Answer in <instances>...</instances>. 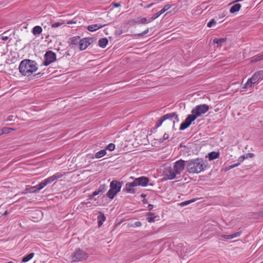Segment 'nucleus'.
<instances>
[{"label": "nucleus", "mask_w": 263, "mask_h": 263, "mask_svg": "<svg viewBox=\"0 0 263 263\" xmlns=\"http://www.w3.org/2000/svg\"><path fill=\"white\" fill-rule=\"evenodd\" d=\"M18 68L23 76L29 77L37 71L38 67L35 61L25 59L21 62Z\"/></svg>", "instance_id": "f257e3e1"}, {"label": "nucleus", "mask_w": 263, "mask_h": 263, "mask_svg": "<svg viewBox=\"0 0 263 263\" xmlns=\"http://www.w3.org/2000/svg\"><path fill=\"white\" fill-rule=\"evenodd\" d=\"M206 165L202 159L197 158L188 161L186 168L189 173L198 174L203 172Z\"/></svg>", "instance_id": "f03ea898"}, {"label": "nucleus", "mask_w": 263, "mask_h": 263, "mask_svg": "<svg viewBox=\"0 0 263 263\" xmlns=\"http://www.w3.org/2000/svg\"><path fill=\"white\" fill-rule=\"evenodd\" d=\"M109 187L110 189L107 193V196L110 199H112L120 191L122 187V183L114 180L110 182Z\"/></svg>", "instance_id": "7ed1b4c3"}, {"label": "nucleus", "mask_w": 263, "mask_h": 263, "mask_svg": "<svg viewBox=\"0 0 263 263\" xmlns=\"http://www.w3.org/2000/svg\"><path fill=\"white\" fill-rule=\"evenodd\" d=\"M262 79H263V70L257 71L253 74L251 78L248 80L243 88L251 87L253 84L257 83L258 80Z\"/></svg>", "instance_id": "20e7f679"}, {"label": "nucleus", "mask_w": 263, "mask_h": 263, "mask_svg": "<svg viewBox=\"0 0 263 263\" xmlns=\"http://www.w3.org/2000/svg\"><path fill=\"white\" fill-rule=\"evenodd\" d=\"M88 255L84 251L77 249L73 254L71 256L72 262H78L85 260L87 258Z\"/></svg>", "instance_id": "39448f33"}, {"label": "nucleus", "mask_w": 263, "mask_h": 263, "mask_svg": "<svg viewBox=\"0 0 263 263\" xmlns=\"http://www.w3.org/2000/svg\"><path fill=\"white\" fill-rule=\"evenodd\" d=\"M209 109V105L204 104L196 106L192 111V114L196 117V118L202 114L206 113Z\"/></svg>", "instance_id": "423d86ee"}, {"label": "nucleus", "mask_w": 263, "mask_h": 263, "mask_svg": "<svg viewBox=\"0 0 263 263\" xmlns=\"http://www.w3.org/2000/svg\"><path fill=\"white\" fill-rule=\"evenodd\" d=\"M44 61L43 64L45 66H48L56 60V54L52 51L49 50L46 52L44 55Z\"/></svg>", "instance_id": "0eeeda50"}, {"label": "nucleus", "mask_w": 263, "mask_h": 263, "mask_svg": "<svg viewBox=\"0 0 263 263\" xmlns=\"http://www.w3.org/2000/svg\"><path fill=\"white\" fill-rule=\"evenodd\" d=\"M163 175L166 180H172L176 177L177 174L174 172L173 167L166 166L164 168Z\"/></svg>", "instance_id": "6e6552de"}, {"label": "nucleus", "mask_w": 263, "mask_h": 263, "mask_svg": "<svg viewBox=\"0 0 263 263\" xmlns=\"http://www.w3.org/2000/svg\"><path fill=\"white\" fill-rule=\"evenodd\" d=\"M185 161L180 159L174 163L173 168L177 175L180 174L184 169Z\"/></svg>", "instance_id": "1a4fd4ad"}, {"label": "nucleus", "mask_w": 263, "mask_h": 263, "mask_svg": "<svg viewBox=\"0 0 263 263\" xmlns=\"http://www.w3.org/2000/svg\"><path fill=\"white\" fill-rule=\"evenodd\" d=\"M93 42V39L92 38H84L79 41V48L81 50H84L86 49L89 45H90Z\"/></svg>", "instance_id": "9d476101"}, {"label": "nucleus", "mask_w": 263, "mask_h": 263, "mask_svg": "<svg viewBox=\"0 0 263 263\" xmlns=\"http://www.w3.org/2000/svg\"><path fill=\"white\" fill-rule=\"evenodd\" d=\"M134 181L137 186H146L149 182V179L147 177L142 176L136 178Z\"/></svg>", "instance_id": "9b49d317"}, {"label": "nucleus", "mask_w": 263, "mask_h": 263, "mask_svg": "<svg viewBox=\"0 0 263 263\" xmlns=\"http://www.w3.org/2000/svg\"><path fill=\"white\" fill-rule=\"evenodd\" d=\"M134 180L132 182H127L125 184V188L124 190L128 193L134 194L136 192L135 187H137V185L135 184Z\"/></svg>", "instance_id": "f8f14e48"}, {"label": "nucleus", "mask_w": 263, "mask_h": 263, "mask_svg": "<svg viewBox=\"0 0 263 263\" xmlns=\"http://www.w3.org/2000/svg\"><path fill=\"white\" fill-rule=\"evenodd\" d=\"M63 177V174L60 173H57L54 174L52 176H50L49 177H48L47 178L44 179V181L46 184V185L51 183V182H53L54 181L58 180Z\"/></svg>", "instance_id": "ddd939ff"}, {"label": "nucleus", "mask_w": 263, "mask_h": 263, "mask_svg": "<svg viewBox=\"0 0 263 263\" xmlns=\"http://www.w3.org/2000/svg\"><path fill=\"white\" fill-rule=\"evenodd\" d=\"M162 118L163 119V120H164V121L167 120V119L174 118L175 120L173 121L174 123H175V121L177 122H179V118L175 112L166 114L164 115L162 117Z\"/></svg>", "instance_id": "4468645a"}, {"label": "nucleus", "mask_w": 263, "mask_h": 263, "mask_svg": "<svg viewBox=\"0 0 263 263\" xmlns=\"http://www.w3.org/2000/svg\"><path fill=\"white\" fill-rule=\"evenodd\" d=\"M105 26V24H96L91 25H89L87 27V29L88 31L91 32L95 31Z\"/></svg>", "instance_id": "2eb2a0df"}, {"label": "nucleus", "mask_w": 263, "mask_h": 263, "mask_svg": "<svg viewBox=\"0 0 263 263\" xmlns=\"http://www.w3.org/2000/svg\"><path fill=\"white\" fill-rule=\"evenodd\" d=\"M107 187V186L105 184L101 185L97 190L93 192V195H102L106 191Z\"/></svg>", "instance_id": "dca6fc26"}, {"label": "nucleus", "mask_w": 263, "mask_h": 263, "mask_svg": "<svg viewBox=\"0 0 263 263\" xmlns=\"http://www.w3.org/2000/svg\"><path fill=\"white\" fill-rule=\"evenodd\" d=\"M220 153L218 152H212L208 154V158L209 160H213L219 158Z\"/></svg>", "instance_id": "f3484780"}, {"label": "nucleus", "mask_w": 263, "mask_h": 263, "mask_svg": "<svg viewBox=\"0 0 263 263\" xmlns=\"http://www.w3.org/2000/svg\"><path fill=\"white\" fill-rule=\"evenodd\" d=\"M43 29L40 26H35L32 29V32L35 36H39L42 32Z\"/></svg>", "instance_id": "a211bd4d"}, {"label": "nucleus", "mask_w": 263, "mask_h": 263, "mask_svg": "<svg viewBox=\"0 0 263 263\" xmlns=\"http://www.w3.org/2000/svg\"><path fill=\"white\" fill-rule=\"evenodd\" d=\"M156 218H158V216H156L154 213L149 212L147 214V220L149 222H154Z\"/></svg>", "instance_id": "6ab92c4d"}, {"label": "nucleus", "mask_w": 263, "mask_h": 263, "mask_svg": "<svg viewBox=\"0 0 263 263\" xmlns=\"http://www.w3.org/2000/svg\"><path fill=\"white\" fill-rule=\"evenodd\" d=\"M105 219L106 217L105 215L103 213H100L99 215L98 216V223L99 227H100L103 224V223L105 220Z\"/></svg>", "instance_id": "aec40b11"}, {"label": "nucleus", "mask_w": 263, "mask_h": 263, "mask_svg": "<svg viewBox=\"0 0 263 263\" xmlns=\"http://www.w3.org/2000/svg\"><path fill=\"white\" fill-rule=\"evenodd\" d=\"M240 234H241V233L240 232H236V233H235L233 234H231V235H222V237L224 239H233L234 238L239 236L240 235Z\"/></svg>", "instance_id": "412c9836"}, {"label": "nucleus", "mask_w": 263, "mask_h": 263, "mask_svg": "<svg viewBox=\"0 0 263 263\" xmlns=\"http://www.w3.org/2000/svg\"><path fill=\"white\" fill-rule=\"evenodd\" d=\"M196 119V117L193 114L190 115L185 119L184 122L188 124L189 126L191 125L192 122L194 121Z\"/></svg>", "instance_id": "4be33fe9"}, {"label": "nucleus", "mask_w": 263, "mask_h": 263, "mask_svg": "<svg viewBox=\"0 0 263 263\" xmlns=\"http://www.w3.org/2000/svg\"><path fill=\"white\" fill-rule=\"evenodd\" d=\"M196 119V117L193 114L190 115L185 119L184 122L188 124L189 126L191 125L192 122L194 121Z\"/></svg>", "instance_id": "5701e85b"}, {"label": "nucleus", "mask_w": 263, "mask_h": 263, "mask_svg": "<svg viewBox=\"0 0 263 263\" xmlns=\"http://www.w3.org/2000/svg\"><path fill=\"white\" fill-rule=\"evenodd\" d=\"M196 119V117L193 114L190 115L185 119L184 122L188 124L189 126L191 125L192 122L194 121Z\"/></svg>", "instance_id": "b1692460"}, {"label": "nucleus", "mask_w": 263, "mask_h": 263, "mask_svg": "<svg viewBox=\"0 0 263 263\" xmlns=\"http://www.w3.org/2000/svg\"><path fill=\"white\" fill-rule=\"evenodd\" d=\"M108 43V40L106 38H102L99 40L98 45L101 48H105Z\"/></svg>", "instance_id": "393cba45"}, {"label": "nucleus", "mask_w": 263, "mask_h": 263, "mask_svg": "<svg viewBox=\"0 0 263 263\" xmlns=\"http://www.w3.org/2000/svg\"><path fill=\"white\" fill-rule=\"evenodd\" d=\"M241 8V5L240 4H236L232 6L230 10V12L232 13L238 11Z\"/></svg>", "instance_id": "a878e982"}, {"label": "nucleus", "mask_w": 263, "mask_h": 263, "mask_svg": "<svg viewBox=\"0 0 263 263\" xmlns=\"http://www.w3.org/2000/svg\"><path fill=\"white\" fill-rule=\"evenodd\" d=\"M13 130H14V129L13 128L4 127L0 129V136L3 134L10 133Z\"/></svg>", "instance_id": "bb28decb"}, {"label": "nucleus", "mask_w": 263, "mask_h": 263, "mask_svg": "<svg viewBox=\"0 0 263 263\" xmlns=\"http://www.w3.org/2000/svg\"><path fill=\"white\" fill-rule=\"evenodd\" d=\"M106 154V149H102L96 153L95 158L96 159H99L104 156Z\"/></svg>", "instance_id": "cd10ccee"}, {"label": "nucleus", "mask_w": 263, "mask_h": 263, "mask_svg": "<svg viewBox=\"0 0 263 263\" xmlns=\"http://www.w3.org/2000/svg\"><path fill=\"white\" fill-rule=\"evenodd\" d=\"M34 255V253H31L25 256L24 257H23V258L22 259V262H26L28 261L29 260H30L31 259H32L33 258Z\"/></svg>", "instance_id": "c85d7f7f"}, {"label": "nucleus", "mask_w": 263, "mask_h": 263, "mask_svg": "<svg viewBox=\"0 0 263 263\" xmlns=\"http://www.w3.org/2000/svg\"><path fill=\"white\" fill-rule=\"evenodd\" d=\"M263 60V53L260 55H257L253 57L251 59V62L254 63Z\"/></svg>", "instance_id": "c756f323"}, {"label": "nucleus", "mask_w": 263, "mask_h": 263, "mask_svg": "<svg viewBox=\"0 0 263 263\" xmlns=\"http://www.w3.org/2000/svg\"><path fill=\"white\" fill-rule=\"evenodd\" d=\"M226 40V39L225 38H221V39H215L213 40V43L214 44H218V45L221 46L222 43L224 42Z\"/></svg>", "instance_id": "7c9ffc66"}, {"label": "nucleus", "mask_w": 263, "mask_h": 263, "mask_svg": "<svg viewBox=\"0 0 263 263\" xmlns=\"http://www.w3.org/2000/svg\"><path fill=\"white\" fill-rule=\"evenodd\" d=\"M162 14H163V13L161 12V10L158 12L157 13L154 14L153 16L148 20V23L153 21L154 20L158 18Z\"/></svg>", "instance_id": "2f4dec72"}, {"label": "nucleus", "mask_w": 263, "mask_h": 263, "mask_svg": "<svg viewBox=\"0 0 263 263\" xmlns=\"http://www.w3.org/2000/svg\"><path fill=\"white\" fill-rule=\"evenodd\" d=\"M80 37L78 36H74L70 39V43L71 44L76 45L77 43H79Z\"/></svg>", "instance_id": "473e14b6"}, {"label": "nucleus", "mask_w": 263, "mask_h": 263, "mask_svg": "<svg viewBox=\"0 0 263 263\" xmlns=\"http://www.w3.org/2000/svg\"><path fill=\"white\" fill-rule=\"evenodd\" d=\"M195 201H196L195 199L186 200V201L181 202L180 203V205L182 206H185V205H189V204H190L191 203L195 202Z\"/></svg>", "instance_id": "72a5a7b5"}, {"label": "nucleus", "mask_w": 263, "mask_h": 263, "mask_svg": "<svg viewBox=\"0 0 263 263\" xmlns=\"http://www.w3.org/2000/svg\"><path fill=\"white\" fill-rule=\"evenodd\" d=\"M115 148V145L113 143L109 144L106 147V150H109V151H112Z\"/></svg>", "instance_id": "f704fd0d"}, {"label": "nucleus", "mask_w": 263, "mask_h": 263, "mask_svg": "<svg viewBox=\"0 0 263 263\" xmlns=\"http://www.w3.org/2000/svg\"><path fill=\"white\" fill-rule=\"evenodd\" d=\"M189 127V125L187 124H186L184 121L181 123L180 126V128H179V129L180 130H184L185 129H186V128H187Z\"/></svg>", "instance_id": "c9c22d12"}, {"label": "nucleus", "mask_w": 263, "mask_h": 263, "mask_svg": "<svg viewBox=\"0 0 263 263\" xmlns=\"http://www.w3.org/2000/svg\"><path fill=\"white\" fill-rule=\"evenodd\" d=\"M172 7L171 5L167 4L165 5L164 7L161 10V12L163 13L167 10H168Z\"/></svg>", "instance_id": "e433bc0d"}, {"label": "nucleus", "mask_w": 263, "mask_h": 263, "mask_svg": "<svg viewBox=\"0 0 263 263\" xmlns=\"http://www.w3.org/2000/svg\"><path fill=\"white\" fill-rule=\"evenodd\" d=\"M216 24V21L215 19H212L209 21L207 24V27L209 28H211L213 26V25Z\"/></svg>", "instance_id": "4c0bfd02"}, {"label": "nucleus", "mask_w": 263, "mask_h": 263, "mask_svg": "<svg viewBox=\"0 0 263 263\" xmlns=\"http://www.w3.org/2000/svg\"><path fill=\"white\" fill-rule=\"evenodd\" d=\"M168 138H169V135L165 133L164 134L163 136V138H160L159 139V142L160 143L163 142L164 141V140L168 139Z\"/></svg>", "instance_id": "58836bf2"}, {"label": "nucleus", "mask_w": 263, "mask_h": 263, "mask_svg": "<svg viewBox=\"0 0 263 263\" xmlns=\"http://www.w3.org/2000/svg\"><path fill=\"white\" fill-rule=\"evenodd\" d=\"M63 24V23H60V22H56L52 24L51 27L52 28H57L61 26V25Z\"/></svg>", "instance_id": "ea45409f"}, {"label": "nucleus", "mask_w": 263, "mask_h": 263, "mask_svg": "<svg viewBox=\"0 0 263 263\" xmlns=\"http://www.w3.org/2000/svg\"><path fill=\"white\" fill-rule=\"evenodd\" d=\"M245 159H247L245 156H241L238 158V162H240V164Z\"/></svg>", "instance_id": "a19ab883"}, {"label": "nucleus", "mask_w": 263, "mask_h": 263, "mask_svg": "<svg viewBox=\"0 0 263 263\" xmlns=\"http://www.w3.org/2000/svg\"><path fill=\"white\" fill-rule=\"evenodd\" d=\"M148 31H149V29H147L146 30H145L144 31H143L142 33H139L138 34V36H144V35H145L146 34H147L148 32Z\"/></svg>", "instance_id": "79ce46f5"}, {"label": "nucleus", "mask_w": 263, "mask_h": 263, "mask_svg": "<svg viewBox=\"0 0 263 263\" xmlns=\"http://www.w3.org/2000/svg\"><path fill=\"white\" fill-rule=\"evenodd\" d=\"M163 121H164V120H163L162 118L159 120L157 123V127H158L162 125Z\"/></svg>", "instance_id": "37998d69"}, {"label": "nucleus", "mask_w": 263, "mask_h": 263, "mask_svg": "<svg viewBox=\"0 0 263 263\" xmlns=\"http://www.w3.org/2000/svg\"><path fill=\"white\" fill-rule=\"evenodd\" d=\"M37 191H38V190H37L36 185L30 187V192H37Z\"/></svg>", "instance_id": "c03bdc74"}, {"label": "nucleus", "mask_w": 263, "mask_h": 263, "mask_svg": "<svg viewBox=\"0 0 263 263\" xmlns=\"http://www.w3.org/2000/svg\"><path fill=\"white\" fill-rule=\"evenodd\" d=\"M76 23H77V21H76L74 19H73L72 20L68 21L66 23V24L68 25H71V24H76Z\"/></svg>", "instance_id": "a18cd8bd"}, {"label": "nucleus", "mask_w": 263, "mask_h": 263, "mask_svg": "<svg viewBox=\"0 0 263 263\" xmlns=\"http://www.w3.org/2000/svg\"><path fill=\"white\" fill-rule=\"evenodd\" d=\"M5 33L2 34L1 35V38L2 40H3V41H7L8 40V37L7 36H5Z\"/></svg>", "instance_id": "49530a36"}, {"label": "nucleus", "mask_w": 263, "mask_h": 263, "mask_svg": "<svg viewBox=\"0 0 263 263\" xmlns=\"http://www.w3.org/2000/svg\"><path fill=\"white\" fill-rule=\"evenodd\" d=\"M239 165H240V162H238L237 163H235V164H234L233 165H230L229 166V168L230 169L233 168H234L235 167H237V166H239Z\"/></svg>", "instance_id": "de8ad7c7"}, {"label": "nucleus", "mask_w": 263, "mask_h": 263, "mask_svg": "<svg viewBox=\"0 0 263 263\" xmlns=\"http://www.w3.org/2000/svg\"><path fill=\"white\" fill-rule=\"evenodd\" d=\"M40 184V186L43 189L45 186H46V184L44 181V180L43 181H42L41 183H39Z\"/></svg>", "instance_id": "09e8293b"}, {"label": "nucleus", "mask_w": 263, "mask_h": 263, "mask_svg": "<svg viewBox=\"0 0 263 263\" xmlns=\"http://www.w3.org/2000/svg\"><path fill=\"white\" fill-rule=\"evenodd\" d=\"M254 155L253 153H248V154H247L246 157L247 159L248 158H252L254 157Z\"/></svg>", "instance_id": "8fccbe9b"}, {"label": "nucleus", "mask_w": 263, "mask_h": 263, "mask_svg": "<svg viewBox=\"0 0 263 263\" xmlns=\"http://www.w3.org/2000/svg\"><path fill=\"white\" fill-rule=\"evenodd\" d=\"M139 22L141 23H147V19L145 17H143L140 19Z\"/></svg>", "instance_id": "3c124183"}, {"label": "nucleus", "mask_w": 263, "mask_h": 263, "mask_svg": "<svg viewBox=\"0 0 263 263\" xmlns=\"http://www.w3.org/2000/svg\"><path fill=\"white\" fill-rule=\"evenodd\" d=\"M94 196H96V195H93V192L91 195H90L88 196V199H90V200L92 199Z\"/></svg>", "instance_id": "603ef678"}, {"label": "nucleus", "mask_w": 263, "mask_h": 263, "mask_svg": "<svg viewBox=\"0 0 263 263\" xmlns=\"http://www.w3.org/2000/svg\"><path fill=\"white\" fill-rule=\"evenodd\" d=\"M114 6L115 7L117 8L120 6V4L119 3H114Z\"/></svg>", "instance_id": "864d4df0"}, {"label": "nucleus", "mask_w": 263, "mask_h": 263, "mask_svg": "<svg viewBox=\"0 0 263 263\" xmlns=\"http://www.w3.org/2000/svg\"><path fill=\"white\" fill-rule=\"evenodd\" d=\"M36 186H37V190H38V191H39L42 189V188L40 186L39 184H37Z\"/></svg>", "instance_id": "5fc2aeb1"}, {"label": "nucleus", "mask_w": 263, "mask_h": 263, "mask_svg": "<svg viewBox=\"0 0 263 263\" xmlns=\"http://www.w3.org/2000/svg\"><path fill=\"white\" fill-rule=\"evenodd\" d=\"M135 224L137 227H139L141 226V222L139 221H137L135 222Z\"/></svg>", "instance_id": "6e6d98bb"}, {"label": "nucleus", "mask_w": 263, "mask_h": 263, "mask_svg": "<svg viewBox=\"0 0 263 263\" xmlns=\"http://www.w3.org/2000/svg\"><path fill=\"white\" fill-rule=\"evenodd\" d=\"M13 120V116H9L7 119V121H12Z\"/></svg>", "instance_id": "4d7b16f0"}, {"label": "nucleus", "mask_w": 263, "mask_h": 263, "mask_svg": "<svg viewBox=\"0 0 263 263\" xmlns=\"http://www.w3.org/2000/svg\"><path fill=\"white\" fill-rule=\"evenodd\" d=\"M148 207H149V210H151L153 208V205L152 204H149Z\"/></svg>", "instance_id": "13d9d810"}, {"label": "nucleus", "mask_w": 263, "mask_h": 263, "mask_svg": "<svg viewBox=\"0 0 263 263\" xmlns=\"http://www.w3.org/2000/svg\"><path fill=\"white\" fill-rule=\"evenodd\" d=\"M8 211H5V212L4 213V214H3V215H4V216H6V215H8Z\"/></svg>", "instance_id": "bf43d9fd"}, {"label": "nucleus", "mask_w": 263, "mask_h": 263, "mask_svg": "<svg viewBox=\"0 0 263 263\" xmlns=\"http://www.w3.org/2000/svg\"><path fill=\"white\" fill-rule=\"evenodd\" d=\"M152 5H153V4H150V5H148V6H147V7H148V8H149V7H151Z\"/></svg>", "instance_id": "052dcab7"}, {"label": "nucleus", "mask_w": 263, "mask_h": 263, "mask_svg": "<svg viewBox=\"0 0 263 263\" xmlns=\"http://www.w3.org/2000/svg\"><path fill=\"white\" fill-rule=\"evenodd\" d=\"M8 263H13L12 261H9Z\"/></svg>", "instance_id": "680f3d73"}]
</instances>
